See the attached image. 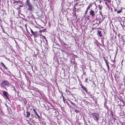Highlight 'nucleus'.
<instances>
[{"instance_id": "nucleus-1", "label": "nucleus", "mask_w": 125, "mask_h": 125, "mask_svg": "<svg viewBox=\"0 0 125 125\" xmlns=\"http://www.w3.org/2000/svg\"><path fill=\"white\" fill-rule=\"evenodd\" d=\"M25 5L26 7L29 10L32 11L34 9V8L31 3L30 2L29 0H27L25 2Z\"/></svg>"}, {"instance_id": "nucleus-2", "label": "nucleus", "mask_w": 125, "mask_h": 125, "mask_svg": "<svg viewBox=\"0 0 125 125\" xmlns=\"http://www.w3.org/2000/svg\"><path fill=\"white\" fill-rule=\"evenodd\" d=\"M92 115L93 118L95 120L97 121L99 119V114L94 113H92Z\"/></svg>"}, {"instance_id": "nucleus-3", "label": "nucleus", "mask_w": 125, "mask_h": 125, "mask_svg": "<svg viewBox=\"0 0 125 125\" xmlns=\"http://www.w3.org/2000/svg\"><path fill=\"white\" fill-rule=\"evenodd\" d=\"M1 84L3 87H4L5 86H8L9 85V83L7 81L4 80L2 81L1 83Z\"/></svg>"}, {"instance_id": "nucleus-4", "label": "nucleus", "mask_w": 125, "mask_h": 125, "mask_svg": "<svg viewBox=\"0 0 125 125\" xmlns=\"http://www.w3.org/2000/svg\"><path fill=\"white\" fill-rule=\"evenodd\" d=\"M89 13L90 15L92 16H94L95 15L94 11L92 9L90 10Z\"/></svg>"}, {"instance_id": "nucleus-5", "label": "nucleus", "mask_w": 125, "mask_h": 125, "mask_svg": "<svg viewBox=\"0 0 125 125\" xmlns=\"http://www.w3.org/2000/svg\"><path fill=\"white\" fill-rule=\"evenodd\" d=\"M2 92L3 93V95L5 96L7 98H8L7 96L8 94V93L6 91H3Z\"/></svg>"}, {"instance_id": "nucleus-6", "label": "nucleus", "mask_w": 125, "mask_h": 125, "mask_svg": "<svg viewBox=\"0 0 125 125\" xmlns=\"http://www.w3.org/2000/svg\"><path fill=\"white\" fill-rule=\"evenodd\" d=\"M81 86L82 87V89L84 90L86 93L87 92V90L86 89V88H85V87L83 86H82V85H81Z\"/></svg>"}, {"instance_id": "nucleus-7", "label": "nucleus", "mask_w": 125, "mask_h": 125, "mask_svg": "<svg viewBox=\"0 0 125 125\" xmlns=\"http://www.w3.org/2000/svg\"><path fill=\"white\" fill-rule=\"evenodd\" d=\"M26 113H27L26 117L28 118L29 117L30 115V113L28 111H26Z\"/></svg>"}, {"instance_id": "nucleus-8", "label": "nucleus", "mask_w": 125, "mask_h": 125, "mask_svg": "<svg viewBox=\"0 0 125 125\" xmlns=\"http://www.w3.org/2000/svg\"><path fill=\"white\" fill-rule=\"evenodd\" d=\"M33 111L35 113L36 115L38 116V117H39V118H40V116H39V115L37 113V112H36V111L35 110V109H33Z\"/></svg>"}, {"instance_id": "nucleus-9", "label": "nucleus", "mask_w": 125, "mask_h": 125, "mask_svg": "<svg viewBox=\"0 0 125 125\" xmlns=\"http://www.w3.org/2000/svg\"><path fill=\"white\" fill-rule=\"evenodd\" d=\"M1 66H2L4 67L6 69H7L6 67L4 64L2 62H1Z\"/></svg>"}, {"instance_id": "nucleus-10", "label": "nucleus", "mask_w": 125, "mask_h": 125, "mask_svg": "<svg viewBox=\"0 0 125 125\" xmlns=\"http://www.w3.org/2000/svg\"><path fill=\"white\" fill-rule=\"evenodd\" d=\"M70 102V103L71 104H72L73 105V106L75 107L76 106V104L73 103L71 101Z\"/></svg>"}, {"instance_id": "nucleus-11", "label": "nucleus", "mask_w": 125, "mask_h": 125, "mask_svg": "<svg viewBox=\"0 0 125 125\" xmlns=\"http://www.w3.org/2000/svg\"><path fill=\"white\" fill-rule=\"evenodd\" d=\"M31 32L34 36L35 35V34L34 32L32 30V29H31Z\"/></svg>"}, {"instance_id": "nucleus-12", "label": "nucleus", "mask_w": 125, "mask_h": 125, "mask_svg": "<svg viewBox=\"0 0 125 125\" xmlns=\"http://www.w3.org/2000/svg\"><path fill=\"white\" fill-rule=\"evenodd\" d=\"M121 11H122V10H119L117 11V12L118 13H121Z\"/></svg>"}, {"instance_id": "nucleus-13", "label": "nucleus", "mask_w": 125, "mask_h": 125, "mask_svg": "<svg viewBox=\"0 0 125 125\" xmlns=\"http://www.w3.org/2000/svg\"><path fill=\"white\" fill-rule=\"evenodd\" d=\"M101 32L100 31H99L98 32V33L99 34V35L101 37L102 36V35L101 34Z\"/></svg>"}, {"instance_id": "nucleus-14", "label": "nucleus", "mask_w": 125, "mask_h": 125, "mask_svg": "<svg viewBox=\"0 0 125 125\" xmlns=\"http://www.w3.org/2000/svg\"><path fill=\"white\" fill-rule=\"evenodd\" d=\"M90 9V6H88V7L87 8L86 10L88 11L89 9Z\"/></svg>"}, {"instance_id": "nucleus-15", "label": "nucleus", "mask_w": 125, "mask_h": 125, "mask_svg": "<svg viewBox=\"0 0 125 125\" xmlns=\"http://www.w3.org/2000/svg\"><path fill=\"white\" fill-rule=\"evenodd\" d=\"M42 36V37H43V38H44V39H45L46 40V37H45V36Z\"/></svg>"}, {"instance_id": "nucleus-16", "label": "nucleus", "mask_w": 125, "mask_h": 125, "mask_svg": "<svg viewBox=\"0 0 125 125\" xmlns=\"http://www.w3.org/2000/svg\"><path fill=\"white\" fill-rule=\"evenodd\" d=\"M98 6L99 8V9H101V7L100 5H99Z\"/></svg>"}, {"instance_id": "nucleus-17", "label": "nucleus", "mask_w": 125, "mask_h": 125, "mask_svg": "<svg viewBox=\"0 0 125 125\" xmlns=\"http://www.w3.org/2000/svg\"><path fill=\"white\" fill-rule=\"evenodd\" d=\"M107 67L108 68V70H109V66L107 64Z\"/></svg>"}, {"instance_id": "nucleus-18", "label": "nucleus", "mask_w": 125, "mask_h": 125, "mask_svg": "<svg viewBox=\"0 0 125 125\" xmlns=\"http://www.w3.org/2000/svg\"><path fill=\"white\" fill-rule=\"evenodd\" d=\"M87 11H88L86 10L85 11V13L86 14L87 13Z\"/></svg>"}, {"instance_id": "nucleus-19", "label": "nucleus", "mask_w": 125, "mask_h": 125, "mask_svg": "<svg viewBox=\"0 0 125 125\" xmlns=\"http://www.w3.org/2000/svg\"><path fill=\"white\" fill-rule=\"evenodd\" d=\"M88 6H90V8L92 6V5L91 4H90Z\"/></svg>"}, {"instance_id": "nucleus-20", "label": "nucleus", "mask_w": 125, "mask_h": 125, "mask_svg": "<svg viewBox=\"0 0 125 125\" xmlns=\"http://www.w3.org/2000/svg\"><path fill=\"white\" fill-rule=\"evenodd\" d=\"M31 117H32V118H33V117H32V116H31Z\"/></svg>"}, {"instance_id": "nucleus-21", "label": "nucleus", "mask_w": 125, "mask_h": 125, "mask_svg": "<svg viewBox=\"0 0 125 125\" xmlns=\"http://www.w3.org/2000/svg\"><path fill=\"white\" fill-rule=\"evenodd\" d=\"M41 42H42V41H41Z\"/></svg>"}, {"instance_id": "nucleus-22", "label": "nucleus", "mask_w": 125, "mask_h": 125, "mask_svg": "<svg viewBox=\"0 0 125 125\" xmlns=\"http://www.w3.org/2000/svg\"><path fill=\"white\" fill-rule=\"evenodd\" d=\"M33 0L35 1L36 0Z\"/></svg>"}, {"instance_id": "nucleus-23", "label": "nucleus", "mask_w": 125, "mask_h": 125, "mask_svg": "<svg viewBox=\"0 0 125 125\" xmlns=\"http://www.w3.org/2000/svg\"><path fill=\"white\" fill-rule=\"evenodd\" d=\"M1 2V0H0V2Z\"/></svg>"}]
</instances>
